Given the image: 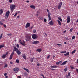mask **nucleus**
I'll list each match as a JSON object with an SVG mask.
<instances>
[{"mask_svg": "<svg viewBox=\"0 0 78 78\" xmlns=\"http://www.w3.org/2000/svg\"><path fill=\"white\" fill-rule=\"evenodd\" d=\"M50 67H51V68L50 69L51 70H56V69H53V68H57V67H58V66L56 65H53L50 66Z\"/></svg>", "mask_w": 78, "mask_h": 78, "instance_id": "nucleus-2", "label": "nucleus"}, {"mask_svg": "<svg viewBox=\"0 0 78 78\" xmlns=\"http://www.w3.org/2000/svg\"><path fill=\"white\" fill-rule=\"evenodd\" d=\"M75 38V36H73L72 37V39H74Z\"/></svg>", "mask_w": 78, "mask_h": 78, "instance_id": "nucleus-38", "label": "nucleus"}, {"mask_svg": "<svg viewBox=\"0 0 78 78\" xmlns=\"http://www.w3.org/2000/svg\"><path fill=\"white\" fill-rule=\"evenodd\" d=\"M39 41H34L33 43H32V44L33 45H36L37 44H39Z\"/></svg>", "mask_w": 78, "mask_h": 78, "instance_id": "nucleus-10", "label": "nucleus"}, {"mask_svg": "<svg viewBox=\"0 0 78 78\" xmlns=\"http://www.w3.org/2000/svg\"><path fill=\"white\" fill-rule=\"evenodd\" d=\"M33 28V25H32L31 27V29H32V28Z\"/></svg>", "mask_w": 78, "mask_h": 78, "instance_id": "nucleus-61", "label": "nucleus"}, {"mask_svg": "<svg viewBox=\"0 0 78 78\" xmlns=\"http://www.w3.org/2000/svg\"><path fill=\"white\" fill-rule=\"evenodd\" d=\"M60 53H64V51L61 52Z\"/></svg>", "mask_w": 78, "mask_h": 78, "instance_id": "nucleus-62", "label": "nucleus"}, {"mask_svg": "<svg viewBox=\"0 0 78 78\" xmlns=\"http://www.w3.org/2000/svg\"><path fill=\"white\" fill-rule=\"evenodd\" d=\"M39 13H40V12L39 11H37L36 14L37 16H39Z\"/></svg>", "mask_w": 78, "mask_h": 78, "instance_id": "nucleus-35", "label": "nucleus"}, {"mask_svg": "<svg viewBox=\"0 0 78 78\" xmlns=\"http://www.w3.org/2000/svg\"><path fill=\"white\" fill-rule=\"evenodd\" d=\"M47 11L48 15V17L49 18V20H51V17H50V13L49 12V10L48 9L47 10Z\"/></svg>", "mask_w": 78, "mask_h": 78, "instance_id": "nucleus-4", "label": "nucleus"}, {"mask_svg": "<svg viewBox=\"0 0 78 78\" xmlns=\"http://www.w3.org/2000/svg\"><path fill=\"white\" fill-rule=\"evenodd\" d=\"M66 32V31L65 30L64 32H63V33H65Z\"/></svg>", "mask_w": 78, "mask_h": 78, "instance_id": "nucleus-63", "label": "nucleus"}, {"mask_svg": "<svg viewBox=\"0 0 78 78\" xmlns=\"http://www.w3.org/2000/svg\"><path fill=\"white\" fill-rule=\"evenodd\" d=\"M38 37V36L37 35L35 34H34L32 35V38L34 39H37Z\"/></svg>", "mask_w": 78, "mask_h": 78, "instance_id": "nucleus-5", "label": "nucleus"}, {"mask_svg": "<svg viewBox=\"0 0 78 78\" xmlns=\"http://www.w3.org/2000/svg\"><path fill=\"white\" fill-rule=\"evenodd\" d=\"M4 44H2L0 45V49H1L2 48H3V47H4Z\"/></svg>", "mask_w": 78, "mask_h": 78, "instance_id": "nucleus-22", "label": "nucleus"}, {"mask_svg": "<svg viewBox=\"0 0 78 78\" xmlns=\"http://www.w3.org/2000/svg\"><path fill=\"white\" fill-rule=\"evenodd\" d=\"M3 36V33H2L1 34L0 36V39H1V38Z\"/></svg>", "mask_w": 78, "mask_h": 78, "instance_id": "nucleus-31", "label": "nucleus"}, {"mask_svg": "<svg viewBox=\"0 0 78 78\" xmlns=\"http://www.w3.org/2000/svg\"><path fill=\"white\" fill-rule=\"evenodd\" d=\"M4 25V27H5V28H6V25Z\"/></svg>", "mask_w": 78, "mask_h": 78, "instance_id": "nucleus-49", "label": "nucleus"}, {"mask_svg": "<svg viewBox=\"0 0 78 78\" xmlns=\"http://www.w3.org/2000/svg\"><path fill=\"white\" fill-rule=\"evenodd\" d=\"M36 30H34L33 31V32L34 33H36Z\"/></svg>", "mask_w": 78, "mask_h": 78, "instance_id": "nucleus-45", "label": "nucleus"}, {"mask_svg": "<svg viewBox=\"0 0 78 78\" xmlns=\"http://www.w3.org/2000/svg\"><path fill=\"white\" fill-rule=\"evenodd\" d=\"M16 61L17 63H19V60H16Z\"/></svg>", "mask_w": 78, "mask_h": 78, "instance_id": "nucleus-42", "label": "nucleus"}, {"mask_svg": "<svg viewBox=\"0 0 78 78\" xmlns=\"http://www.w3.org/2000/svg\"><path fill=\"white\" fill-rule=\"evenodd\" d=\"M3 12V9H1L0 10V14H2Z\"/></svg>", "mask_w": 78, "mask_h": 78, "instance_id": "nucleus-29", "label": "nucleus"}, {"mask_svg": "<svg viewBox=\"0 0 78 78\" xmlns=\"http://www.w3.org/2000/svg\"><path fill=\"white\" fill-rule=\"evenodd\" d=\"M7 35L9 36H11L12 35H11V34H8Z\"/></svg>", "mask_w": 78, "mask_h": 78, "instance_id": "nucleus-43", "label": "nucleus"}, {"mask_svg": "<svg viewBox=\"0 0 78 78\" xmlns=\"http://www.w3.org/2000/svg\"><path fill=\"white\" fill-rule=\"evenodd\" d=\"M16 47L17 48H19V44H17L16 45Z\"/></svg>", "mask_w": 78, "mask_h": 78, "instance_id": "nucleus-50", "label": "nucleus"}, {"mask_svg": "<svg viewBox=\"0 0 78 78\" xmlns=\"http://www.w3.org/2000/svg\"><path fill=\"white\" fill-rule=\"evenodd\" d=\"M58 20H60L61 22H62V20L61 19V17H58Z\"/></svg>", "mask_w": 78, "mask_h": 78, "instance_id": "nucleus-27", "label": "nucleus"}, {"mask_svg": "<svg viewBox=\"0 0 78 78\" xmlns=\"http://www.w3.org/2000/svg\"><path fill=\"white\" fill-rule=\"evenodd\" d=\"M23 70H26L27 72H29V70H28V69H27V68H23Z\"/></svg>", "mask_w": 78, "mask_h": 78, "instance_id": "nucleus-24", "label": "nucleus"}, {"mask_svg": "<svg viewBox=\"0 0 78 78\" xmlns=\"http://www.w3.org/2000/svg\"><path fill=\"white\" fill-rule=\"evenodd\" d=\"M19 68L18 67H15L13 69V70H14V71H15V72H16L15 73H17V72L19 71Z\"/></svg>", "mask_w": 78, "mask_h": 78, "instance_id": "nucleus-3", "label": "nucleus"}, {"mask_svg": "<svg viewBox=\"0 0 78 78\" xmlns=\"http://www.w3.org/2000/svg\"><path fill=\"white\" fill-rule=\"evenodd\" d=\"M22 57L24 58V59H25V60L27 59V58H26V56L25 55V54H24L23 55Z\"/></svg>", "mask_w": 78, "mask_h": 78, "instance_id": "nucleus-16", "label": "nucleus"}, {"mask_svg": "<svg viewBox=\"0 0 78 78\" xmlns=\"http://www.w3.org/2000/svg\"><path fill=\"white\" fill-rule=\"evenodd\" d=\"M30 23H27L26 25L25 28H28L30 26Z\"/></svg>", "mask_w": 78, "mask_h": 78, "instance_id": "nucleus-8", "label": "nucleus"}, {"mask_svg": "<svg viewBox=\"0 0 78 78\" xmlns=\"http://www.w3.org/2000/svg\"><path fill=\"white\" fill-rule=\"evenodd\" d=\"M30 7L31 8H32V9H35L36 8V7L34 5H30Z\"/></svg>", "mask_w": 78, "mask_h": 78, "instance_id": "nucleus-20", "label": "nucleus"}, {"mask_svg": "<svg viewBox=\"0 0 78 78\" xmlns=\"http://www.w3.org/2000/svg\"><path fill=\"white\" fill-rule=\"evenodd\" d=\"M9 14H10V12H9V11H8L6 12L5 15L6 16H9Z\"/></svg>", "mask_w": 78, "mask_h": 78, "instance_id": "nucleus-14", "label": "nucleus"}, {"mask_svg": "<svg viewBox=\"0 0 78 78\" xmlns=\"http://www.w3.org/2000/svg\"><path fill=\"white\" fill-rule=\"evenodd\" d=\"M76 71H77V73H78V69H76Z\"/></svg>", "mask_w": 78, "mask_h": 78, "instance_id": "nucleus-60", "label": "nucleus"}, {"mask_svg": "<svg viewBox=\"0 0 78 78\" xmlns=\"http://www.w3.org/2000/svg\"><path fill=\"white\" fill-rule=\"evenodd\" d=\"M44 21L45 22H47V20L46 19H44Z\"/></svg>", "mask_w": 78, "mask_h": 78, "instance_id": "nucleus-46", "label": "nucleus"}, {"mask_svg": "<svg viewBox=\"0 0 78 78\" xmlns=\"http://www.w3.org/2000/svg\"><path fill=\"white\" fill-rule=\"evenodd\" d=\"M19 50V49L17 48L16 47H14V48L13 50V51L12 53L11 54L10 56L9 59H12V58L14 55V51H16V53Z\"/></svg>", "mask_w": 78, "mask_h": 78, "instance_id": "nucleus-1", "label": "nucleus"}, {"mask_svg": "<svg viewBox=\"0 0 78 78\" xmlns=\"http://www.w3.org/2000/svg\"><path fill=\"white\" fill-rule=\"evenodd\" d=\"M8 16L7 15H5V17L6 19V20H7V19H8Z\"/></svg>", "mask_w": 78, "mask_h": 78, "instance_id": "nucleus-32", "label": "nucleus"}, {"mask_svg": "<svg viewBox=\"0 0 78 78\" xmlns=\"http://www.w3.org/2000/svg\"><path fill=\"white\" fill-rule=\"evenodd\" d=\"M18 78H21V77L20 76H18L17 77Z\"/></svg>", "mask_w": 78, "mask_h": 78, "instance_id": "nucleus-57", "label": "nucleus"}, {"mask_svg": "<svg viewBox=\"0 0 78 78\" xmlns=\"http://www.w3.org/2000/svg\"><path fill=\"white\" fill-rule=\"evenodd\" d=\"M70 54V53L69 52H68L66 54H64V56H68Z\"/></svg>", "mask_w": 78, "mask_h": 78, "instance_id": "nucleus-21", "label": "nucleus"}, {"mask_svg": "<svg viewBox=\"0 0 78 78\" xmlns=\"http://www.w3.org/2000/svg\"><path fill=\"white\" fill-rule=\"evenodd\" d=\"M38 19H39V20H43L44 18L42 17H38Z\"/></svg>", "mask_w": 78, "mask_h": 78, "instance_id": "nucleus-23", "label": "nucleus"}, {"mask_svg": "<svg viewBox=\"0 0 78 78\" xmlns=\"http://www.w3.org/2000/svg\"><path fill=\"white\" fill-rule=\"evenodd\" d=\"M67 23H69L70 22V16H69L67 17Z\"/></svg>", "mask_w": 78, "mask_h": 78, "instance_id": "nucleus-11", "label": "nucleus"}, {"mask_svg": "<svg viewBox=\"0 0 78 78\" xmlns=\"http://www.w3.org/2000/svg\"><path fill=\"white\" fill-rule=\"evenodd\" d=\"M9 2L10 3H12V0H9Z\"/></svg>", "mask_w": 78, "mask_h": 78, "instance_id": "nucleus-51", "label": "nucleus"}, {"mask_svg": "<svg viewBox=\"0 0 78 78\" xmlns=\"http://www.w3.org/2000/svg\"><path fill=\"white\" fill-rule=\"evenodd\" d=\"M77 63H78V59L77 60Z\"/></svg>", "mask_w": 78, "mask_h": 78, "instance_id": "nucleus-64", "label": "nucleus"}, {"mask_svg": "<svg viewBox=\"0 0 78 78\" xmlns=\"http://www.w3.org/2000/svg\"><path fill=\"white\" fill-rule=\"evenodd\" d=\"M37 66H39V63H37Z\"/></svg>", "mask_w": 78, "mask_h": 78, "instance_id": "nucleus-55", "label": "nucleus"}, {"mask_svg": "<svg viewBox=\"0 0 78 78\" xmlns=\"http://www.w3.org/2000/svg\"><path fill=\"white\" fill-rule=\"evenodd\" d=\"M64 71L65 72H67V68H65L64 69Z\"/></svg>", "mask_w": 78, "mask_h": 78, "instance_id": "nucleus-41", "label": "nucleus"}, {"mask_svg": "<svg viewBox=\"0 0 78 78\" xmlns=\"http://www.w3.org/2000/svg\"><path fill=\"white\" fill-rule=\"evenodd\" d=\"M70 67L71 69H75V68L73 67L72 65L70 66Z\"/></svg>", "mask_w": 78, "mask_h": 78, "instance_id": "nucleus-36", "label": "nucleus"}, {"mask_svg": "<svg viewBox=\"0 0 78 78\" xmlns=\"http://www.w3.org/2000/svg\"><path fill=\"white\" fill-rule=\"evenodd\" d=\"M16 53H17L18 55H20V54H21V52H20V51L19 50H18L16 52Z\"/></svg>", "mask_w": 78, "mask_h": 78, "instance_id": "nucleus-18", "label": "nucleus"}, {"mask_svg": "<svg viewBox=\"0 0 78 78\" xmlns=\"http://www.w3.org/2000/svg\"><path fill=\"white\" fill-rule=\"evenodd\" d=\"M57 22H58V25L61 26V22H60V21H59V20H58Z\"/></svg>", "mask_w": 78, "mask_h": 78, "instance_id": "nucleus-17", "label": "nucleus"}, {"mask_svg": "<svg viewBox=\"0 0 78 78\" xmlns=\"http://www.w3.org/2000/svg\"><path fill=\"white\" fill-rule=\"evenodd\" d=\"M10 8L11 9V11H13V10L15 9V5H11Z\"/></svg>", "mask_w": 78, "mask_h": 78, "instance_id": "nucleus-6", "label": "nucleus"}, {"mask_svg": "<svg viewBox=\"0 0 78 78\" xmlns=\"http://www.w3.org/2000/svg\"><path fill=\"white\" fill-rule=\"evenodd\" d=\"M19 41L20 44H21V45H23V46H25V44H23L22 43V41H21V40H19Z\"/></svg>", "mask_w": 78, "mask_h": 78, "instance_id": "nucleus-15", "label": "nucleus"}, {"mask_svg": "<svg viewBox=\"0 0 78 78\" xmlns=\"http://www.w3.org/2000/svg\"><path fill=\"white\" fill-rule=\"evenodd\" d=\"M26 42L30 41V39L31 38V37L28 35H27L26 37Z\"/></svg>", "mask_w": 78, "mask_h": 78, "instance_id": "nucleus-7", "label": "nucleus"}, {"mask_svg": "<svg viewBox=\"0 0 78 78\" xmlns=\"http://www.w3.org/2000/svg\"><path fill=\"white\" fill-rule=\"evenodd\" d=\"M50 58V55H48L47 56V59H48Z\"/></svg>", "mask_w": 78, "mask_h": 78, "instance_id": "nucleus-54", "label": "nucleus"}, {"mask_svg": "<svg viewBox=\"0 0 78 78\" xmlns=\"http://www.w3.org/2000/svg\"><path fill=\"white\" fill-rule=\"evenodd\" d=\"M61 61L59 62H58L56 63V64L57 65H59V64H61Z\"/></svg>", "mask_w": 78, "mask_h": 78, "instance_id": "nucleus-30", "label": "nucleus"}, {"mask_svg": "<svg viewBox=\"0 0 78 78\" xmlns=\"http://www.w3.org/2000/svg\"><path fill=\"white\" fill-rule=\"evenodd\" d=\"M41 76H42L43 77V78H46V77H44V75H43V74H41Z\"/></svg>", "mask_w": 78, "mask_h": 78, "instance_id": "nucleus-44", "label": "nucleus"}, {"mask_svg": "<svg viewBox=\"0 0 78 78\" xmlns=\"http://www.w3.org/2000/svg\"><path fill=\"white\" fill-rule=\"evenodd\" d=\"M8 67V65L6 64V63L5 64L4 66V68H6Z\"/></svg>", "mask_w": 78, "mask_h": 78, "instance_id": "nucleus-28", "label": "nucleus"}, {"mask_svg": "<svg viewBox=\"0 0 78 78\" xmlns=\"http://www.w3.org/2000/svg\"><path fill=\"white\" fill-rule=\"evenodd\" d=\"M26 2H27V3H29V2H30L29 1H26Z\"/></svg>", "mask_w": 78, "mask_h": 78, "instance_id": "nucleus-59", "label": "nucleus"}, {"mask_svg": "<svg viewBox=\"0 0 78 78\" xmlns=\"http://www.w3.org/2000/svg\"><path fill=\"white\" fill-rule=\"evenodd\" d=\"M0 25H3V23L1 21L0 22Z\"/></svg>", "mask_w": 78, "mask_h": 78, "instance_id": "nucleus-40", "label": "nucleus"}, {"mask_svg": "<svg viewBox=\"0 0 78 78\" xmlns=\"http://www.w3.org/2000/svg\"><path fill=\"white\" fill-rule=\"evenodd\" d=\"M17 13H16V14H15V15L14 16V17H16V16H17Z\"/></svg>", "mask_w": 78, "mask_h": 78, "instance_id": "nucleus-47", "label": "nucleus"}, {"mask_svg": "<svg viewBox=\"0 0 78 78\" xmlns=\"http://www.w3.org/2000/svg\"><path fill=\"white\" fill-rule=\"evenodd\" d=\"M23 44H25V42L23 41V42L22 43Z\"/></svg>", "mask_w": 78, "mask_h": 78, "instance_id": "nucleus-52", "label": "nucleus"}, {"mask_svg": "<svg viewBox=\"0 0 78 78\" xmlns=\"http://www.w3.org/2000/svg\"><path fill=\"white\" fill-rule=\"evenodd\" d=\"M48 24L51 25H53V22L52 21H51Z\"/></svg>", "mask_w": 78, "mask_h": 78, "instance_id": "nucleus-12", "label": "nucleus"}, {"mask_svg": "<svg viewBox=\"0 0 78 78\" xmlns=\"http://www.w3.org/2000/svg\"><path fill=\"white\" fill-rule=\"evenodd\" d=\"M67 62V61H64L63 63H62L61 64V65L62 66V65H64V64H66V63Z\"/></svg>", "mask_w": 78, "mask_h": 78, "instance_id": "nucleus-19", "label": "nucleus"}, {"mask_svg": "<svg viewBox=\"0 0 78 78\" xmlns=\"http://www.w3.org/2000/svg\"><path fill=\"white\" fill-rule=\"evenodd\" d=\"M4 76H6L7 75V73H5L4 74Z\"/></svg>", "mask_w": 78, "mask_h": 78, "instance_id": "nucleus-53", "label": "nucleus"}, {"mask_svg": "<svg viewBox=\"0 0 78 78\" xmlns=\"http://www.w3.org/2000/svg\"><path fill=\"white\" fill-rule=\"evenodd\" d=\"M62 2H60L59 3V5L58 6V9H60V8H61V6H62Z\"/></svg>", "mask_w": 78, "mask_h": 78, "instance_id": "nucleus-9", "label": "nucleus"}, {"mask_svg": "<svg viewBox=\"0 0 78 78\" xmlns=\"http://www.w3.org/2000/svg\"><path fill=\"white\" fill-rule=\"evenodd\" d=\"M64 44H67V42H65Z\"/></svg>", "mask_w": 78, "mask_h": 78, "instance_id": "nucleus-58", "label": "nucleus"}, {"mask_svg": "<svg viewBox=\"0 0 78 78\" xmlns=\"http://www.w3.org/2000/svg\"><path fill=\"white\" fill-rule=\"evenodd\" d=\"M36 51L38 52H41L42 51V49H36Z\"/></svg>", "mask_w": 78, "mask_h": 78, "instance_id": "nucleus-13", "label": "nucleus"}, {"mask_svg": "<svg viewBox=\"0 0 78 78\" xmlns=\"http://www.w3.org/2000/svg\"><path fill=\"white\" fill-rule=\"evenodd\" d=\"M57 45H58V46H59V47H61V46H62V45L61 44H57Z\"/></svg>", "mask_w": 78, "mask_h": 78, "instance_id": "nucleus-39", "label": "nucleus"}, {"mask_svg": "<svg viewBox=\"0 0 78 78\" xmlns=\"http://www.w3.org/2000/svg\"><path fill=\"white\" fill-rule=\"evenodd\" d=\"M34 59V58H31L30 59V61H31V62H33V59Z\"/></svg>", "mask_w": 78, "mask_h": 78, "instance_id": "nucleus-25", "label": "nucleus"}, {"mask_svg": "<svg viewBox=\"0 0 78 78\" xmlns=\"http://www.w3.org/2000/svg\"><path fill=\"white\" fill-rule=\"evenodd\" d=\"M6 55H5V54L3 55L2 56V58H6Z\"/></svg>", "mask_w": 78, "mask_h": 78, "instance_id": "nucleus-26", "label": "nucleus"}, {"mask_svg": "<svg viewBox=\"0 0 78 78\" xmlns=\"http://www.w3.org/2000/svg\"><path fill=\"white\" fill-rule=\"evenodd\" d=\"M73 30V29L72 28H71L70 30V32H72V31Z\"/></svg>", "mask_w": 78, "mask_h": 78, "instance_id": "nucleus-48", "label": "nucleus"}, {"mask_svg": "<svg viewBox=\"0 0 78 78\" xmlns=\"http://www.w3.org/2000/svg\"><path fill=\"white\" fill-rule=\"evenodd\" d=\"M24 74L26 76H27V75H28V74L26 72L24 73Z\"/></svg>", "mask_w": 78, "mask_h": 78, "instance_id": "nucleus-37", "label": "nucleus"}, {"mask_svg": "<svg viewBox=\"0 0 78 78\" xmlns=\"http://www.w3.org/2000/svg\"><path fill=\"white\" fill-rule=\"evenodd\" d=\"M75 51L76 50L75 49L74 51H73L72 52V55H73V53H75Z\"/></svg>", "mask_w": 78, "mask_h": 78, "instance_id": "nucleus-33", "label": "nucleus"}, {"mask_svg": "<svg viewBox=\"0 0 78 78\" xmlns=\"http://www.w3.org/2000/svg\"><path fill=\"white\" fill-rule=\"evenodd\" d=\"M10 63L11 64H13V63L12 62H10Z\"/></svg>", "mask_w": 78, "mask_h": 78, "instance_id": "nucleus-56", "label": "nucleus"}, {"mask_svg": "<svg viewBox=\"0 0 78 78\" xmlns=\"http://www.w3.org/2000/svg\"><path fill=\"white\" fill-rule=\"evenodd\" d=\"M70 73H71V72H69L68 73V76L69 77H70Z\"/></svg>", "mask_w": 78, "mask_h": 78, "instance_id": "nucleus-34", "label": "nucleus"}]
</instances>
